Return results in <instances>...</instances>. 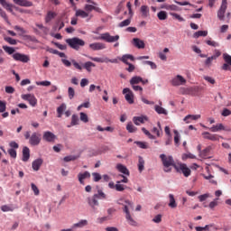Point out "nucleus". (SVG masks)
Returning a JSON list of instances; mask_svg holds the SVG:
<instances>
[{"mask_svg": "<svg viewBox=\"0 0 231 231\" xmlns=\"http://www.w3.org/2000/svg\"><path fill=\"white\" fill-rule=\"evenodd\" d=\"M199 119V115H187L182 121H185V124H190L191 121H196Z\"/></svg>", "mask_w": 231, "mask_h": 231, "instance_id": "obj_31", "label": "nucleus"}, {"mask_svg": "<svg viewBox=\"0 0 231 231\" xmlns=\"http://www.w3.org/2000/svg\"><path fill=\"white\" fill-rule=\"evenodd\" d=\"M161 8H163L167 11H172V12H180V7H178L174 5H164Z\"/></svg>", "mask_w": 231, "mask_h": 231, "instance_id": "obj_32", "label": "nucleus"}, {"mask_svg": "<svg viewBox=\"0 0 231 231\" xmlns=\"http://www.w3.org/2000/svg\"><path fill=\"white\" fill-rule=\"evenodd\" d=\"M91 176H94V182L100 181V180L102 178L100 173H97V172L91 173Z\"/></svg>", "mask_w": 231, "mask_h": 231, "instance_id": "obj_61", "label": "nucleus"}, {"mask_svg": "<svg viewBox=\"0 0 231 231\" xmlns=\"http://www.w3.org/2000/svg\"><path fill=\"white\" fill-rule=\"evenodd\" d=\"M200 126H202V128H204V129L211 131V133H218L220 131L225 130V127H224L223 124L215 125L211 126V128H208V127L205 126L204 125H201Z\"/></svg>", "mask_w": 231, "mask_h": 231, "instance_id": "obj_14", "label": "nucleus"}, {"mask_svg": "<svg viewBox=\"0 0 231 231\" xmlns=\"http://www.w3.org/2000/svg\"><path fill=\"white\" fill-rule=\"evenodd\" d=\"M26 140H28V143L32 146H37L41 143V137L37 133H32V136L28 137Z\"/></svg>", "mask_w": 231, "mask_h": 231, "instance_id": "obj_12", "label": "nucleus"}, {"mask_svg": "<svg viewBox=\"0 0 231 231\" xmlns=\"http://www.w3.org/2000/svg\"><path fill=\"white\" fill-rule=\"evenodd\" d=\"M208 198H210V194L207 193V194H204V195L198 196V200L200 201V202H204V201H207V199Z\"/></svg>", "mask_w": 231, "mask_h": 231, "instance_id": "obj_54", "label": "nucleus"}, {"mask_svg": "<svg viewBox=\"0 0 231 231\" xmlns=\"http://www.w3.org/2000/svg\"><path fill=\"white\" fill-rule=\"evenodd\" d=\"M140 12H141V17L145 18L150 15V8L147 7L146 5H141Z\"/></svg>", "mask_w": 231, "mask_h": 231, "instance_id": "obj_33", "label": "nucleus"}, {"mask_svg": "<svg viewBox=\"0 0 231 231\" xmlns=\"http://www.w3.org/2000/svg\"><path fill=\"white\" fill-rule=\"evenodd\" d=\"M59 58H62L60 59V62L63 63V66L69 68L71 66H74V68L76 69L80 70V64H79V62H76V60H71V61L67 60L66 57H65V53L63 52H59Z\"/></svg>", "mask_w": 231, "mask_h": 231, "instance_id": "obj_4", "label": "nucleus"}, {"mask_svg": "<svg viewBox=\"0 0 231 231\" xmlns=\"http://www.w3.org/2000/svg\"><path fill=\"white\" fill-rule=\"evenodd\" d=\"M94 40L103 41V42H106L108 43H113V42L119 41V35L112 36L108 32H105V33L100 34L99 37H95Z\"/></svg>", "mask_w": 231, "mask_h": 231, "instance_id": "obj_5", "label": "nucleus"}, {"mask_svg": "<svg viewBox=\"0 0 231 231\" xmlns=\"http://www.w3.org/2000/svg\"><path fill=\"white\" fill-rule=\"evenodd\" d=\"M89 60L91 61H94V62H97V63H117V60H109V59H106V60H103L102 58H94V57H89Z\"/></svg>", "mask_w": 231, "mask_h": 231, "instance_id": "obj_21", "label": "nucleus"}, {"mask_svg": "<svg viewBox=\"0 0 231 231\" xmlns=\"http://www.w3.org/2000/svg\"><path fill=\"white\" fill-rule=\"evenodd\" d=\"M231 56L228 53H224V64H222V70L231 72Z\"/></svg>", "mask_w": 231, "mask_h": 231, "instance_id": "obj_10", "label": "nucleus"}, {"mask_svg": "<svg viewBox=\"0 0 231 231\" xmlns=\"http://www.w3.org/2000/svg\"><path fill=\"white\" fill-rule=\"evenodd\" d=\"M56 17V13L54 12H48V14H46V23H50Z\"/></svg>", "mask_w": 231, "mask_h": 231, "instance_id": "obj_45", "label": "nucleus"}, {"mask_svg": "<svg viewBox=\"0 0 231 231\" xmlns=\"http://www.w3.org/2000/svg\"><path fill=\"white\" fill-rule=\"evenodd\" d=\"M0 5H2V8H5L6 12L13 14V5L8 4L6 0H0Z\"/></svg>", "mask_w": 231, "mask_h": 231, "instance_id": "obj_29", "label": "nucleus"}, {"mask_svg": "<svg viewBox=\"0 0 231 231\" xmlns=\"http://www.w3.org/2000/svg\"><path fill=\"white\" fill-rule=\"evenodd\" d=\"M134 144H137V146L141 149H143V150L147 149V145L143 142L137 141V142H134Z\"/></svg>", "mask_w": 231, "mask_h": 231, "instance_id": "obj_60", "label": "nucleus"}, {"mask_svg": "<svg viewBox=\"0 0 231 231\" xmlns=\"http://www.w3.org/2000/svg\"><path fill=\"white\" fill-rule=\"evenodd\" d=\"M92 175L89 171H85L83 173H79V182L82 185L85 183V180L89 179Z\"/></svg>", "mask_w": 231, "mask_h": 231, "instance_id": "obj_25", "label": "nucleus"}, {"mask_svg": "<svg viewBox=\"0 0 231 231\" xmlns=\"http://www.w3.org/2000/svg\"><path fill=\"white\" fill-rule=\"evenodd\" d=\"M217 60V58L215 57H208L207 58L206 60H204V66H206L207 68H210V66L213 63V60Z\"/></svg>", "mask_w": 231, "mask_h": 231, "instance_id": "obj_42", "label": "nucleus"}, {"mask_svg": "<svg viewBox=\"0 0 231 231\" xmlns=\"http://www.w3.org/2000/svg\"><path fill=\"white\" fill-rule=\"evenodd\" d=\"M3 51L6 52L7 55L15 54V49L9 46H2V49H0V55L3 53ZM2 64H5V58L0 57V65Z\"/></svg>", "mask_w": 231, "mask_h": 231, "instance_id": "obj_8", "label": "nucleus"}, {"mask_svg": "<svg viewBox=\"0 0 231 231\" xmlns=\"http://www.w3.org/2000/svg\"><path fill=\"white\" fill-rule=\"evenodd\" d=\"M5 42H6V43H9L13 46L17 45V41L11 37H5Z\"/></svg>", "mask_w": 231, "mask_h": 231, "instance_id": "obj_52", "label": "nucleus"}, {"mask_svg": "<svg viewBox=\"0 0 231 231\" xmlns=\"http://www.w3.org/2000/svg\"><path fill=\"white\" fill-rule=\"evenodd\" d=\"M226 0H222V6H219V11H217V18L219 19V21H224V14L226 13Z\"/></svg>", "mask_w": 231, "mask_h": 231, "instance_id": "obj_19", "label": "nucleus"}, {"mask_svg": "<svg viewBox=\"0 0 231 231\" xmlns=\"http://www.w3.org/2000/svg\"><path fill=\"white\" fill-rule=\"evenodd\" d=\"M91 68H96V64L91 61H87L83 64V66H80V69L79 70H82L83 69H85L87 72L91 73Z\"/></svg>", "mask_w": 231, "mask_h": 231, "instance_id": "obj_27", "label": "nucleus"}, {"mask_svg": "<svg viewBox=\"0 0 231 231\" xmlns=\"http://www.w3.org/2000/svg\"><path fill=\"white\" fill-rule=\"evenodd\" d=\"M30 158V150L28 147H23L22 150V162H26Z\"/></svg>", "mask_w": 231, "mask_h": 231, "instance_id": "obj_30", "label": "nucleus"}, {"mask_svg": "<svg viewBox=\"0 0 231 231\" xmlns=\"http://www.w3.org/2000/svg\"><path fill=\"white\" fill-rule=\"evenodd\" d=\"M5 92L6 94H13L14 92H15V88H13V87H11V86H6L5 88Z\"/></svg>", "mask_w": 231, "mask_h": 231, "instance_id": "obj_62", "label": "nucleus"}, {"mask_svg": "<svg viewBox=\"0 0 231 231\" xmlns=\"http://www.w3.org/2000/svg\"><path fill=\"white\" fill-rule=\"evenodd\" d=\"M154 111L156 112V114L167 116V111L165 110V108H162L159 106H154Z\"/></svg>", "mask_w": 231, "mask_h": 231, "instance_id": "obj_41", "label": "nucleus"}, {"mask_svg": "<svg viewBox=\"0 0 231 231\" xmlns=\"http://www.w3.org/2000/svg\"><path fill=\"white\" fill-rule=\"evenodd\" d=\"M130 25V19H126L118 23L119 28H124Z\"/></svg>", "mask_w": 231, "mask_h": 231, "instance_id": "obj_58", "label": "nucleus"}, {"mask_svg": "<svg viewBox=\"0 0 231 231\" xmlns=\"http://www.w3.org/2000/svg\"><path fill=\"white\" fill-rule=\"evenodd\" d=\"M13 4L17 5V6H22L26 8L32 6V2H30L28 0H13Z\"/></svg>", "mask_w": 231, "mask_h": 231, "instance_id": "obj_20", "label": "nucleus"}, {"mask_svg": "<svg viewBox=\"0 0 231 231\" xmlns=\"http://www.w3.org/2000/svg\"><path fill=\"white\" fill-rule=\"evenodd\" d=\"M31 189L32 190L34 196H39V189L36 185H34V183H31Z\"/></svg>", "mask_w": 231, "mask_h": 231, "instance_id": "obj_59", "label": "nucleus"}, {"mask_svg": "<svg viewBox=\"0 0 231 231\" xmlns=\"http://www.w3.org/2000/svg\"><path fill=\"white\" fill-rule=\"evenodd\" d=\"M122 94H124V98L126 99V102L130 105L134 104V95L130 88H124L122 90Z\"/></svg>", "mask_w": 231, "mask_h": 231, "instance_id": "obj_7", "label": "nucleus"}, {"mask_svg": "<svg viewBox=\"0 0 231 231\" xmlns=\"http://www.w3.org/2000/svg\"><path fill=\"white\" fill-rule=\"evenodd\" d=\"M159 158L161 159V163H163V172L170 173L171 172V167H174L176 172L182 173V176H185V178L191 176V170L187 167V164L180 163L176 165L173 158L165 154L159 155Z\"/></svg>", "mask_w": 231, "mask_h": 231, "instance_id": "obj_1", "label": "nucleus"}, {"mask_svg": "<svg viewBox=\"0 0 231 231\" xmlns=\"http://www.w3.org/2000/svg\"><path fill=\"white\" fill-rule=\"evenodd\" d=\"M79 120L82 121L85 124L89 122V118L87 117V114L82 113V112H80V117H79Z\"/></svg>", "mask_w": 231, "mask_h": 231, "instance_id": "obj_56", "label": "nucleus"}, {"mask_svg": "<svg viewBox=\"0 0 231 231\" xmlns=\"http://www.w3.org/2000/svg\"><path fill=\"white\" fill-rule=\"evenodd\" d=\"M80 119H79V116L71 115V126L79 125V122Z\"/></svg>", "mask_w": 231, "mask_h": 231, "instance_id": "obj_44", "label": "nucleus"}, {"mask_svg": "<svg viewBox=\"0 0 231 231\" xmlns=\"http://www.w3.org/2000/svg\"><path fill=\"white\" fill-rule=\"evenodd\" d=\"M187 159H196V155H193L191 152H187L185 154H182V161H186Z\"/></svg>", "mask_w": 231, "mask_h": 231, "instance_id": "obj_53", "label": "nucleus"}, {"mask_svg": "<svg viewBox=\"0 0 231 231\" xmlns=\"http://www.w3.org/2000/svg\"><path fill=\"white\" fill-rule=\"evenodd\" d=\"M22 99L23 101H28V104L31 105V106L32 107H34V106H37V98H35L33 95H22Z\"/></svg>", "mask_w": 231, "mask_h": 231, "instance_id": "obj_13", "label": "nucleus"}, {"mask_svg": "<svg viewBox=\"0 0 231 231\" xmlns=\"http://www.w3.org/2000/svg\"><path fill=\"white\" fill-rule=\"evenodd\" d=\"M126 131H128L130 134H134L136 132V127L133 125V123H128L126 125Z\"/></svg>", "mask_w": 231, "mask_h": 231, "instance_id": "obj_46", "label": "nucleus"}, {"mask_svg": "<svg viewBox=\"0 0 231 231\" xmlns=\"http://www.w3.org/2000/svg\"><path fill=\"white\" fill-rule=\"evenodd\" d=\"M89 13H91V12L78 10V11H76V17H80V18L86 19L87 17H89Z\"/></svg>", "mask_w": 231, "mask_h": 231, "instance_id": "obj_34", "label": "nucleus"}, {"mask_svg": "<svg viewBox=\"0 0 231 231\" xmlns=\"http://www.w3.org/2000/svg\"><path fill=\"white\" fill-rule=\"evenodd\" d=\"M133 46L141 50L145 48V43H143V41H141L139 38H133Z\"/></svg>", "mask_w": 231, "mask_h": 231, "instance_id": "obj_23", "label": "nucleus"}, {"mask_svg": "<svg viewBox=\"0 0 231 231\" xmlns=\"http://www.w3.org/2000/svg\"><path fill=\"white\" fill-rule=\"evenodd\" d=\"M125 189L128 188L122 184H117V186L111 188V189H116L117 192H123Z\"/></svg>", "mask_w": 231, "mask_h": 231, "instance_id": "obj_50", "label": "nucleus"}, {"mask_svg": "<svg viewBox=\"0 0 231 231\" xmlns=\"http://www.w3.org/2000/svg\"><path fill=\"white\" fill-rule=\"evenodd\" d=\"M145 122H147V116H140L133 117V123L130 124H134V125L139 126L142 124H145Z\"/></svg>", "mask_w": 231, "mask_h": 231, "instance_id": "obj_18", "label": "nucleus"}, {"mask_svg": "<svg viewBox=\"0 0 231 231\" xmlns=\"http://www.w3.org/2000/svg\"><path fill=\"white\" fill-rule=\"evenodd\" d=\"M212 150V147L208 146L207 148H204V150L198 151L199 156L202 159H208V153Z\"/></svg>", "mask_w": 231, "mask_h": 231, "instance_id": "obj_22", "label": "nucleus"}, {"mask_svg": "<svg viewBox=\"0 0 231 231\" xmlns=\"http://www.w3.org/2000/svg\"><path fill=\"white\" fill-rule=\"evenodd\" d=\"M208 32L207 31H198L196 32H193V39H198L199 37H207Z\"/></svg>", "mask_w": 231, "mask_h": 231, "instance_id": "obj_38", "label": "nucleus"}, {"mask_svg": "<svg viewBox=\"0 0 231 231\" xmlns=\"http://www.w3.org/2000/svg\"><path fill=\"white\" fill-rule=\"evenodd\" d=\"M89 49L91 51H103L106 49V44H104L102 42H94V43H89Z\"/></svg>", "mask_w": 231, "mask_h": 231, "instance_id": "obj_15", "label": "nucleus"}, {"mask_svg": "<svg viewBox=\"0 0 231 231\" xmlns=\"http://www.w3.org/2000/svg\"><path fill=\"white\" fill-rule=\"evenodd\" d=\"M145 164V162L143 161V158L139 157V163L137 164L139 172L143 171V165Z\"/></svg>", "mask_w": 231, "mask_h": 231, "instance_id": "obj_49", "label": "nucleus"}, {"mask_svg": "<svg viewBox=\"0 0 231 231\" xmlns=\"http://www.w3.org/2000/svg\"><path fill=\"white\" fill-rule=\"evenodd\" d=\"M87 3L91 5H85V11L83 12L91 13L92 11H95L96 13H102V9L97 7V4L96 2H93L92 0H87Z\"/></svg>", "mask_w": 231, "mask_h": 231, "instance_id": "obj_6", "label": "nucleus"}, {"mask_svg": "<svg viewBox=\"0 0 231 231\" xmlns=\"http://www.w3.org/2000/svg\"><path fill=\"white\" fill-rule=\"evenodd\" d=\"M125 203H126V205H124L123 211L124 214H126V221L128 222V225L132 226H136V222L134 221V219H133V217H130L129 212V210L134 209L133 202H130V200H126L125 201Z\"/></svg>", "mask_w": 231, "mask_h": 231, "instance_id": "obj_2", "label": "nucleus"}, {"mask_svg": "<svg viewBox=\"0 0 231 231\" xmlns=\"http://www.w3.org/2000/svg\"><path fill=\"white\" fill-rule=\"evenodd\" d=\"M141 132H143L145 136H148L150 140H154V135H152V134H150V132L147 131L145 128H141Z\"/></svg>", "mask_w": 231, "mask_h": 231, "instance_id": "obj_55", "label": "nucleus"}, {"mask_svg": "<svg viewBox=\"0 0 231 231\" xmlns=\"http://www.w3.org/2000/svg\"><path fill=\"white\" fill-rule=\"evenodd\" d=\"M143 81H145V80L141 79V77L134 76L132 79H130V86H134V85L139 84L140 82H143Z\"/></svg>", "mask_w": 231, "mask_h": 231, "instance_id": "obj_37", "label": "nucleus"}, {"mask_svg": "<svg viewBox=\"0 0 231 231\" xmlns=\"http://www.w3.org/2000/svg\"><path fill=\"white\" fill-rule=\"evenodd\" d=\"M78 159H79V156H77V155H69V156L64 157L63 162H74Z\"/></svg>", "mask_w": 231, "mask_h": 231, "instance_id": "obj_47", "label": "nucleus"}, {"mask_svg": "<svg viewBox=\"0 0 231 231\" xmlns=\"http://www.w3.org/2000/svg\"><path fill=\"white\" fill-rule=\"evenodd\" d=\"M0 210H2V212H12L13 211L11 207L6 206V205L0 207Z\"/></svg>", "mask_w": 231, "mask_h": 231, "instance_id": "obj_64", "label": "nucleus"}, {"mask_svg": "<svg viewBox=\"0 0 231 231\" xmlns=\"http://www.w3.org/2000/svg\"><path fill=\"white\" fill-rule=\"evenodd\" d=\"M69 48L79 51L80 47L85 46V41L80 40L79 38H71L65 41Z\"/></svg>", "mask_w": 231, "mask_h": 231, "instance_id": "obj_3", "label": "nucleus"}, {"mask_svg": "<svg viewBox=\"0 0 231 231\" xmlns=\"http://www.w3.org/2000/svg\"><path fill=\"white\" fill-rule=\"evenodd\" d=\"M13 60L20 61L22 63H28L30 61V58H28V55H24L19 52H15L12 55Z\"/></svg>", "mask_w": 231, "mask_h": 231, "instance_id": "obj_9", "label": "nucleus"}, {"mask_svg": "<svg viewBox=\"0 0 231 231\" xmlns=\"http://www.w3.org/2000/svg\"><path fill=\"white\" fill-rule=\"evenodd\" d=\"M202 138H204V140H208L213 142L219 141V135L213 134L208 132L202 133Z\"/></svg>", "mask_w": 231, "mask_h": 231, "instance_id": "obj_16", "label": "nucleus"}, {"mask_svg": "<svg viewBox=\"0 0 231 231\" xmlns=\"http://www.w3.org/2000/svg\"><path fill=\"white\" fill-rule=\"evenodd\" d=\"M119 61L124 64H130L128 61H134V57L130 54L123 55L122 58H119Z\"/></svg>", "mask_w": 231, "mask_h": 231, "instance_id": "obj_28", "label": "nucleus"}, {"mask_svg": "<svg viewBox=\"0 0 231 231\" xmlns=\"http://www.w3.org/2000/svg\"><path fill=\"white\" fill-rule=\"evenodd\" d=\"M187 83L185 78H182L180 75H176L174 79H171V84L174 87L183 86Z\"/></svg>", "mask_w": 231, "mask_h": 231, "instance_id": "obj_11", "label": "nucleus"}, {"mask_svg": "<svg viewBox=\"0 0 231 231\" xmlns=\"http://www.w3.org/2000/svg\"><path fill=\"white\" fill-rule=\"evenodd\" d=\"M88 199H106V195L104 194V192H102V190H97V194H96Z\"/></svg>", "mask_w": 231, "mask_h": 231, "instance_id": "obj_39", "label": "nucleus"}, {"mask_svg": "<svg viewBox=\"0 0 231 231\" xmlns=\"http://www.w3.org/2000/svg\"><path fill=\"white\" fill-rule=\"evenodd\" d=\"M170 15H171V17H174V19H176V20L179 21V22H185V19L182 18L180 15H179V14H176V13H170Z\"/></svg>", "mask_w": 231, "mask_h": 231, "instance_id": "obj_57", "label": "nucleus"}, {"mask_svg": "<svg viewBox=\"0 0 231 231\" xmlns=\"http://www.w3.org/2000/svg\"><path fill=\"white\" fill-rule=\"evenodd\" d=\"M97 132H105V131H106L108 133H113L114 129L111 126H106V128H102V126H97Z\"/></svg>", "mask_w": 231, "mask_h": 231, "instance_id": "obj_51", "label": "nucleus"}, {"mask_svg": "<svg viewBox=\"0 0 231 231\" xmlns=\"http://www.w3.org/2000/svg\"><path fill=\"white\" fill-rule=\"evenodd\" d=\"M97 199H101L87 198V204H88L89 207H91V209L96 210V207L98 206Z\"/></svg>", "mask_w": 231, "mask_h": 231, "instance_id": "obj_26", "label": "nucleus"}, {"mask_svg": "<svg viewBox=\"0 0 231 231\" xmlns=\"http://www.w3.org/2000/svg\"><path fill=\"white\" fill-rule=\"evenodd\" d=\"M42 163H43V161L41 159L34 160L32 162V170L34 171H39V168L41 167V164H42Z\"/></svg>", "mask_w": 231, "mask_h": 231, "instance_id": "obj_35", "label": "nucleus"}, {"mask_svg": "<svg viewBox=\"0 0 231 231\" xmlns=\"http://www.w3.org/2000/svg\"><path fill=\"white\" fill-rule=\"evenodd\" d=\"M156 17H158L160 21H165L167 20V13H165V11H161L156 14Z\"/></svg>", "mask_w": 231, "mask_h": 231, "instance_id": "obj_43", "label": "nucleus"}, {"mask_svg": "<svg viewBox=\"0 0 231 231\" xmlns=\"http://www.w3.org/2000/svg\"><path fill=\"white\" fill-rule=\"evenodd\" d=\"M87 226V220H80L79 223H75L74 225H71V228L76 229V228H82Z\"/></svg>", "mask_w": 231, "mask_h": 231, "instance_id": "obj_36", "label": "nucleus"}, {"mask_svg": "<svg viewBox=\"0 0 231 231\" xmlns=\"http://www.w3.org/2000/svg\"><path fill=\"white\" fill-rule=\"evenodd\" d=\"M116 169L119 173H122L126 176L130 175V171H128V169L125 168V166H124L122 163H117V165L116 166Z\"/></svg>", "mask_w": 231, "mask_h": 231, "instance_id": "obj_24", "label": "nucleus"}, {"mask_svg": "<svg viewBox=\"0 0 231 231\" xmlns=\"http://www.w3.org/2000/svg\"><path fill=\"white\" fill-rule=\"evenodd\" d=\"M170 203L167 204V207H170V208H176L177 204H176V199H173V195L170 194Z\"/></svg>", "mask_w": 231, "mask_h": 231, "instance_id": "obj_40", "label": "nucleus"}, {"mask_svg": "<svg viewBox=\"0 0 231 231\" xmlns=\"http://www.w3.org/2000/svg\"><path fill=\"white\" fill-rule=\"evenodd\" d=\"M204 178V180H208L209 183L213 184V185H217V181L212 180L213 179V175H203L202 176Z\"/></svg>", "mask_w": 231, "mask_h": 231, "instance_id": "obj_48", "label": "nucleus"}, {"mask_svg": "<svg viewBox=\"0 0 231 231\" xmlns=\"http://www.w3.org/2000/svg\"><path fill=\"white\" fill-rule=\"evenodd\" d=\"M206 43H207V45L213 47V48L219 47V43L210 41V40L207 41Z\"/></svg>", "mask_w": 231, "mask_h": 231, "instance_id": "obj_63", "label": "nucleus"}, {"mask_svg": "<svg viewBox=\"0 0 231 231\" xmlns=\"http://www.w3.org/2000/svg\"><path fill=\"white\" fill-rule=\"evenodd\" d=\"M43 141H46L48 143H54L56 140V135L52 134V132H43V136L42 137Z\"/></svg>", "mask_w": 231, "mask_h": 231, "instance_id": "obj_17", "label": "nucleus"}]
</instances>
